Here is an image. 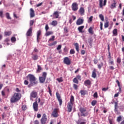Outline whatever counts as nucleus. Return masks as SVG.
Masks as SVG:
<instances>
[{"label":"nucleus","instance_id":"nucleus-35","mask_svg":"<svg viewBox=\"0 0 124 124\" xmlns=\"http://www.w3.org/2000/svg\"><path fill=\"white\" fill-rule=\"evenodd\" d=\"M80 93L81 95H85L87 93V91H85V90H81L80 91Z\"/></svg>","mask_w":124,"mask_h":124},{"label":"nucleus","instance_id":"nucleus-41","mask_svg":"<svg viewBox=\"0 0 124 124\" xmlns=\"http://www.w3.org/2000/svg\"><path fill=\"white\" fill-rule=\"evenodd\" d=\"M11 41L12 43H14V42H16V37H15V36L12 37V38L11 39Z\"/></svg>","mask_w":124,"mask_h":124},{"label":"nucleus","instance_id":"nucleus-46","mask_svg":"<svg viewBox=\"0 0 124 124\" xmlns=\"http://www.w3.org/2000/svg\"><path fill=\"white\" fill-rule=\"evenodd\" d=\"M76 51L75 50V49H72L70 50V54L72 55V54H75Z\"/></svg>","mask_w":124,"mask_h":124},{"label":"nucleus","instance_id":"nucleus-13","mask_svg":"<svg viewBox=\"0 0 124 124\" xmlns=\"http://www.w3.org/2000/svg\"><path fill=\"white\" fill-rule=\"evenodd\" d=\"M84 20L82 18H79L77 19L76 24L78 26L81 25L83 24Z\"/></svg>","mask_w":124,"mask_h":124},{"label":"nucleus","instance_id":"nucleus-42","mask_svg":"<svg viewBox=\"0 0 124 124\" xmlns=\"http://www.w3.org/2000/svg\"><path fill=\"white\" fill-rule=\"evenodd\" d=\"M55 36L53 35L51 36V38H50L48 40V42L54 41L55 40Z\"/></svg>","mask_w":124,"mask_h":124},{"label":"nucleus","instance_id":"nucleus-47","mask_svg":"<svg viewBox=\"0 0 124 124\" xmlns=\"http://www.w3.org/2000/svg\"><path fill=\"white\" fill-rule=\"evenodd\" d=\"M73 87L74 89L75 90H78V85H76V84H73Z\"/></svg>","mask_w":124,"mask_h":124},{"label":"nucleus","instance_id":"nucleus-22","mask_svg":"<svg viewBox=\"0 0 124 124\" xmlns=\"http://www.w3.org/2000/svg\"><path fill=\"white\" fill-rule=\"evenodd\" d=\"M85 26L84 25L80 26L78 27V30L80 33H83V30L84 29Z\"/></svg>","mask_w":124,"mask_h":124},{"label":"nucleus","instance_id":"nucleus-1","mask_svg":"<svg viewBox=\"0 0 124 124\" xmlns=\"http://www.w3.org/2000/svg\"><path fill=\"white\" fill-rule=\"evenodd\" d=\"M27 78H29V81L30 83V85L28 86L29 87L37 84L38 81H37L36 77L34 75L29 74L27 76Z\"/></svg>","mask_w":124,"mask_h":124},{"label":"nucleus","instance_id":"nucleus-5","mask_svg":"<svg viewBox=\"0 0 124 124\" xmlns=\"http://www.w3.org/2000/svg\"><path fill=\"white\" fill-rule=\"evenodd\" d=\"M46 76H47V73L46 72H43L42 77H39V78L40 83H44L45 82Z\"/></svg>","mask_w":124,"mask_h":124},{"label":"nucleus","instance_id":"nucleus-39","mask_svg":"<svg viewBox=\"0 0 124 124\" xmlns=\"http://www.w3.org/2000/svg\"><path fill=\"white\" fill-rule=\"evenodd\" d=\"M109 27V21H106L104 24V28H107Z\"/></svg>","mask_w":124,"mask_h":124},{"label":"nucleus","instance_id":"nucleus-11","mask_svg":"<svg viewBox=\"0 0 124 124\" xmlns=\"http://www.w3.org/2000/svg\"><path fill=\"white\" fill-rule=\"evenodd\" d=\"M99 2L100 8H102L103 6L106 5V3H107V0H104V3L103 0H99Z\"/></svg>","mask_w":124,"mask_h":124},{"label":"nucleus","instance_id":"nucleus-48","mask_svg":"<svg viewBox=\"0 0 124 124\" xmlns=\"http://www.w3.org/2000/svg\"><path fill=\"white\" fill-rule=\"evenodd\" d=\"M34 23V21L33 20H31L30 21V26H32Z\"/></svg>","mask_w":124,"mask_h":124},{"label":"nucleus","instance_id":"nucleus-54","mask_svg":"<svg viewBox=\"0 0 124 124\" xmlns=\"http://www.w3.org/2000/svg\"><path fill=\"white\" fill-rule=\"evenodd\" d=\"M64 31L65 33H67L68 32V28L67 27H64Z\"/></svg>","mask_w":124,"mask_h":124},{"label":"nucleus","instance_id":"nucleus-32","mask_svg":"<svg viewBox=\"0 0 124 124\" xmlns=\"http://www.w3.org/2000/svg\"><path fill=\"white\" fill-rule=\"evenodd\" d=\"M12 34V31H5L4 32V34L5 36H10Z\"/></svg>","mask_w":124,"mask_h":124},{"label":"nucleus","instance_id":"nucleus-53","mask_svg":"<svg viewBox=\"0 0 124 124\" xmlns=\"http://www.w3.org/2000/svg\"><path fill=\"white\" fill-rule=\"evenodd\" d=\"M109 124H115L114 120H113L112 119H109Z\"/></svg>","mask_w":124,"mask_h":124},{"label":"nucleus","instance_id":"nucleus-50","mask_svg":"<svg viewBox=\"0 0 124 124\" xmlns=\"http://www.w3.org/2000/svg\"><path fill=\"white\" fill-rule=\"evenodd\" d=\"M47 88L48 89L49 93L50 94V96H52V91L51 90L50 87H48Z\"/></svg>","mask_w":124,"mask_h":124},{"label":"nucleus","instance_id":"nucleus-7","mask_svg":"<svg viewBox=\"0 0 124 124\" xmlns=\"http://www.w3.org/2000/svg\"><path fill=\"white\" fill-rule=\"evenodd\" d=\"M47 118L46 114H43L40 121L41 124H46L47 122Z\"/></svg>","mask_w":124,"mask_h":124},{"label":"nucleus","instance_id":"nucleus-56","mask_svg":"<svg viewBox=\"0 0 124 124\" xmlns=\"http://www.w3.org/2000/svg\"><path fill=\"white\" fill-rule=\"evenodd\" d=\"M62 46L61 45H59L57 47V50H60V49L62 48Z\"/></svg>","mask_w":124,"mask_h":124},{"label":"nucleus","instance_id":"nucleus-40","mask_svg":"<svg viewBox=\"0 0 124 124\" xmlns=\"http://www.w3.org/2000/svg\"><path fill=\"white\" fill-rule=\"evenodd\" d=\"M21 108H22V110L23 111H25V110H26L27 109V106L25 105H23V106H22V107H21Z\"/></svg>","mask_w":124,"mask_h":124},{"label":"nucleus","instance_id":"nucleus-3","mask_svg":"<svg viewBox=\"0 0 124 124\" xmlns=\"http://www.w3.org/2000/svg\"><path fill=\"white\" fill-rule=\"evenodd\" d=\"M75 102V97L73 95H71L70 102H68V105H67V109L68 111L70 112L73 110V106L74 104V102Z\"/></svg>","mask_w":124,"mask_h":124},{"label":"nucleus","instance_id":"nucleus-44","mask_svg":"<svg viewBox=\"0 0 124 124\" xmlns=\"http://www.w3.org/2000/svg\"><path fill=\"white\" fill-rule=\"evenodd\" d=\"M97 103V101H96V100H93L91 104L93 106H95V105Z\"/></svg>","mask_w":124,"mask_h":124},{"label":"nucleus","instance_id":"nucleus-4","mask_svg":"<svg viewBox=\"0 0 124 124\" xmlns=\"http://www.w3.org/2000/svg\"><path fill=\"white\" fill-rule=\"evenodd\" d=\"M79 111L81 113V116H83L84 117L89 115V112L87 111V109L84 108H79Z\"/></svg>","mask_w":124,"mask_h":124},{"label":"nucleus","instance_id":"nucleus-45","mask_svg":"<svg viewBox=\"0 0 124 124\" xmlns=\"http://www.w3.org/2000/svg\"><path fill=\"white\" fill-rule=\"evenodd\" d=\"M93 16H91L88 20V23H90L93 21Z\"/></svg>","mask_w":124,"mask_h":124},{"label":"nucleus","instance_id":"nucleus-43","mask_svg":"<svg viewBox=\"0 0 124 124\" xmlns=\"http://www.w3.org/2000/svg\"><path fill=\"white\" fill-rule=\"evenodd\" d=\"M49 27L48 26V24H46V26H45V30H46V31H47L49 30Z\"/></svg>","mask_w":124,"mask_h":124},{"label":"nucleus","instance_id":"nucleus-61","mask_svg":"<svg viewBox=\"0 0 124 124\" xmlns=\"http://www.w3.org/2000/svg\"><path fill=\"white\" fill-rule=\"evenodd\" d=\"M93 62L95 64H96L97 62H98V60H97V59H94Z\"/></svg>","mask_w":124,"mask_h":124},{"label":"nucleus","instance_id":"nucleus-23","mask_svg":"<svg viewBox=\"0 0 124 124\" xmlns=\"http://www.w3.org/2000/svg\"><path fill=\"white\" fill-rule=\"evenodd\" d=\"M74 46H75L77 51L79 52V44H78V43H75V44H74Z\"/></svg>","mask_w":124,"mask_h":124},{"label":"nucleus","instance_id":"nucleus-64","mask_svg":"<svg viewBox=\"0 0 124 124\" xmlns=\"http://www.w3.org/2000/svg\"><path fill=\"white\" fill-rule=\"evenodd\" d=\"M114 104H115L114 108H118V102H115Z\"/></svg>","mask_w":124,"mask_h":124},{"label":"nucleus","instance_id":"nucleus-8","mask_svg":"<svg viewBox=\"0 0 124 124\" xmlns=\"http://www.w3.org/2000/svg\"><path fill=\"white\" fill-rule=\"evenodd\" d=\"M56 97L58 101L59 102L60 106H62L63 103L62 99L61 98V96L59 93H56Z\"/></svg>","mask_w":124,"mask_h":124},{"label":"nucleus","instance_id":"nucleus-29","mask_svg":"<svg viewBox=\"0 0 124 124\" xmlns=\"http://www.w3.org/2000/svg\"><path fill=\"white\" fill-rule=\"evenodd\" d=\"M42 70V67L40 65H37V73H40L41 71Z\"/></svg>","mask_w":124,"mask_h":124},{"label":"nucleus","instance_id":"nucleus-10","mask_svg":"<svg viewBox=\"0 0 124 124\" xmlns=\"http://www.w3.org/2000/svg\"><path fill=\"white\" fill-rule=\"evenodd\" d=\"M63 62L67 65H70L71 64V61L69 57H64L63 59Z\"/></svg>","mask_w":124,"mask_h":124},{"label":"nucleus","instance_id":"nucleus-62","mask_svg":"<svg viewBox=\"0 0 124 124\" xmlns=\"http://www.w3.org/2000/svg\"><path fill=\"white\" fill-rule=\"evenodd\" d=\"M116 82L117 83L118 86L119 87H121V84H120V81H119V80H116Z\"/></svg>","mask_w":124,"mask_h":124},{"label":"nucleus","instance_id":"nucleus-60","mask_svg":"<svg viewBox=\"0 0 124 124\" xmlns=\"http://www.w3.org/2000/svg\"><path fill=\"white\" fill-rule=\"evenodd\" d=\"M112 60V61H111V59H110V61H109L108 63L110 64L114 65V60H113V59Z\"/></svg>","mask_w":124,"mask_h":124},{"label":"nucleus","instance_id":"nucleus-33","mask_svg":"<svg viewBox=\"0 0 124 124\" xmlns=\"http://www.w3.org/2000/svg\"><path fill=\"white\" fill-rule=\"evenodd\" d=\"M73 82L75 83V84H78L79 83V81L78 80V79L77 78H75L73 79Z\"/></svg>","mask_w":124,"mask_h":124},{"label":"nucleus","instance_id":"nucleus-15","mask_svg":"<svg viewBox=\"0 0 124 124\" xmlns=\"http://www.w3.org/2000/svg\"><path fill=\"white\" fill-rule=\"evenodd\" d=\"M42 34V31L41 30H39L37 32V43H39L40 41L39 40L41 39V38H40V36H41Z\"/></svg>","mask_w":124,"mask_h":124},{"label":"nucleus","instance_id":"nucleus-25","mask_svg":"<svg viewBox=\"0 0 124 124\" xmlns=\"http://www.w3.org/2000/svg\"><path fill=\"white\" fill-rule=\"evenodd\" d=\"M53 33L54 32L52 31H46V32L45 33V35L46 36H50V35L53 34Z\"/></svg>","mask_w":124,"mask_h":124},{"label":"nucleus","instance_id":"nucleus-28","mask_svg":"<svg viewBox=\"0 0 124 124\" xmlns=\"http://www.w3.org/2000/svg\"><path fill=\"white\" fill-rule=\"evenodd\" d=\"M108 59H109V61H111V52H110V46H109V45H108Z\"/></svg>","mask_w":124,"mask_h":124},{"label":"nucleus","instance_id":"nucleus-19","mask_svg":"<svg viewBox=\"0 0 124 124\" xmlns=\"http://www.w3.org/2000/svg\"><path fill=\"white\" fill-rule=\"evenodd\" d=\"M37 93L35 91H32L31 93V97L32 98H36L37 96Z\"/></svg>","mask_w":124,"mask_h":124},{"label":"nucleus","instance_id":"nucleus-18","mask_svg":"<svg viewBox=\"0 0 124 124\" xmlns=\"http://www.w3.org/2000/svg\"><path fill=\"white\" fill-rule=\"evenodd\" d=\"M35 12L33 8H31L30 9V17L31 18H33L35 16Z\"/></svg>","mask_w":124,"mask_h":124},{"label":"nucleus","instance_id":"nucleus-27","mask_svg":"<svg viewBox=\"0 0 124 124\" xmlns=\"http://www.w3.org/2000/svg\"><path fill=\"white\" fill-rule=\"evenodd\" d=\"M51 25L54 27H56L58 25V21L57 20H53Z\"/></svg>","mask_w":124,"mask_h":124},{"label":"nucleus","instance_id":"nucleus-17","mask_svg":"<svg viewBox=\"0 0 124 124\" xmlns=\"http://www.w3.org/2000/svg\"><path fill=\"white\" fill-rule=\"evenodd\" d=\"M85 9L83 7H81L78 10V13L81 16H84L85 15Z\"/></svg>","mask_w":124,"mask_h":124},{"label":"nucleus","instance_id":"nucleus-26","mask_svg":"<svg viewBox=\"0 0 124 124\" xmlns=\"http://www.w3.org/2000/svg\"><path fill=\"white\" fill-rule=\"evenodd\" d=\"M32 59L34 61H36L38 59V56L37 54H33L31 57Z\"/></svg>","mask_w":124,"mask_h":124},{"label":"nucleus","instance_id":"nucleus-36","mask_svg":"<svg viewBox=\"0 0 124 124\" xmlns=\"http://www.w3.org/2000/svg\"><path fill=\"white\" fill-rule=\"evenodd\" d=\"M57 44V41H55V42H53V43H51V44H49L48 46H55Z\"/></svg>","mask_w":124,"mask_h":124},{"label":"nucleus","instance_id":"nucleus-14","mask_svg":"<svg viewBox=\"0 0 124 124\" xmlns=\"http://www.w3.org/2000/svg\"><path fill=\"white\" fill-rule=\"evenodd\" d=\"M33 108L35 111H38V104L37 103V101H36L33 104Z\"/></svg>","mask_w":124,"mask_h":124},{"label":"nucleus","instance_id":"nucleus-58","mask_svg":"<svg viewBox=\"0 0 124 124\" xmlns=\"http://www.w3.org/2000/svg\"><path fill=\"white\" fill-rule=\"evenodd\" d=\"M117 121L118 122H120L122 121V116H119L117 118Z\"/></svg>","mask_w":124,"mask_h":124},{"label":"nucleus","instance_id":"nucleus-6","mask_svg":"<svg viewBox=\"0 0 124 124\" xmlns=\"http://www.w3.org/2000/svg\"><path fill=\"white\" fill-rule=\"evenodd\" d=\"M72 10L74 12H76L78 10V4L77 2H73L72 4Z\"/></svg>","mask_w":124,"mask_h":124},{"label":"nucleus","instance_id":"nucleus-21","mask_svg":"<svg viewBox=\"0 0 124 124\" xmlns=\"http://www.w3.org/2000/svg\"><path fill=\"white\" fill-rule=\"evenodd\" d=\"M92 85V82H91L90 80H87L84 81V85L86 86H88Z\"/></svg>","mask_w":124,"mask_h":124},{"label":"nucleus","instance_id":"nucleus-30","mask_svg":"<svg viewBox=\"0 0 124 124\" xmlns=\"http://www.w3.org/2000/svg\"><path fill=\"white\" fill-rule=\"evenodd\" d=\"M113 34L114 36L118 35V30L117 29H114L113 31Z\"/></svg>","mask_w":124,"mask_h":124},{"label":"nucleus","instance_id":"nucleus-24","mask_svg":"<svg viewBox=\"0 0 124 124\" xmlns=\"http://www.w3.org/2000/svg\"><path fill=\"white\" fill-rule=\"evenodd\" d=\"M88 32L90 34H93V27H90L88 29Z\"/></svg>","mask_w":124,"mask_h":124},{"label":"nucleus","instance_id":"nucleus-2","mask_svg":"<svg viewBox=\"0 0 124 124\" xmlns=\"http://www.w3.org/2000/svg\"><path fill=\"white\" fill-rule=\"evenodd\" d=\"M21 98V95L20 93H15L13 96L11 97L10 102L11 103L18 102Z\"/></svg>","mask_w":124,"mask_h":124},{"label":"nucleus","instance_id":"nucleus-16","mask_svg":"<svg viewBox=\"0 0 124 124\" xmlns=\"http://www.w3.org/2000/svg\"><path fill=\"white\" fill-rule=\"evenodd\" d=\"M32 27H31L28 30L26 33V35L27 36H31L32 35Z\"/></svg>","mask_w":124,"mask_h":124},{"label":"nucleus","instance_id":"nucleus-63","mask_svg":"<svg viewBox=\"0 0 124 124\" xmlns=\"http://www.w3.org/2000/svg\"><path fill=\"white\" fill-rule=\"evenodd\" d=\"M85 53H86V51L85 50H84V49H83L82 51H81V54L82 55H85Z\"/></svg>","mask_w":124,"mask_h":124},{"label":"nucleus","instance_id":"nucleus-55","mask_svg":"<svg viewBox=\"0 0 124 124\" xmlns=\"http://www.w3.org/2000/svg\"><path fill=\"white\" fill-rule=\"evenodd\" d=\"M93 96L94 98H97V97H98V94H97V92L93 94Z\"/></svg>","mask_w":124,"mask_h":124},{"label":"nucleus","instance_id":"nucleus-31","mask_svg":"<svg viewBox=\"0 0 124 124\" xmlns=\"http://www.w3.org/2000/svg\"><path fill=\"white\" fill-rule=\"evenodd\" d=\"M97 66L99 69H101V68L103 66V62L97 64Z\"/></svg>","mask_w":124,"mask_h":124},{"label":"nucleus","instance_id":"nucleus-38","mask_svg":"<svg viewBox=\"0 0 124 124\" xmlns=\"http://www.w3.org/2000/svg\"><path fill=\"white\" fill-rule=\"evenodd\" d=\"M116 4H117V3L116 2H114L113 3H112L111 6H110V8L111 9H113L114 8H116Z\"/></svg>","mask_w":124,"mask_h":124},{"label":"nucleus","instance_id":"nucleus-37","mask_svg":"<svg viewBox=\"0 0 124 124\" xmlns=\"http://www.w3.org/2000/svg\"><path fill=\"white\" fill-rule=\"evenodd\" d=\"M99 16L101 21H104V16H103V15L100 14Z\"/></svg>","mask_w":124,"mask_h":124},{"label":"nucleus","instance_id":"nucleus-9","mask_svg":"<svg viewBox=\"0 0 124 124\" xmlns=\"http://www.w3.org/2000/svg\"><path fill=\"white\" fill-rule=\"evenodd\" d=\"M51 116H53L54 118L58 117L59 116L58 113V109H54L53 112H52Z\"/></svg>","mask_w":124,"mask_h":124},{"label":"nucleus","instance_id":"nucleus-49","mask_svg":"<svg viewBox=\"0 0 124 124\" xmlns=\"http://www.w3.org/2000/svg\"><path fill=\"white\" fill-rule=\"evenodd\" d=\"M103 23H102V22H100V30L101 31H102V30H103Z\"/></svg>","mask_w":124,"mask_h":124},{"label":"nucleus","instance_id":"nucleus-59","mask_svg":"<svg viewBox=\"0 0 124 124\" xmlns=\"http://www.w3.org/2000/svg\"><path fill=\"white\" fill-rule=\"evenodd\" d=\"M76 78H77L78 80H79L80 81L81 80V76L78 75L77 76Z\"/></svg>","mask_w":124,"mask_h":124},{"label":"nucleus","instance_id":"nucleus-51","mask_svg":"<svg viewBox=\"0 0 124 124\" xmlns=\"http://www.w3.org/2000/svg\"><path fill=\"white\" fill-rule=\"evenodd\" d=\"M122 62V60L120 57H118L117 59V62L119 64L121 63V62Z\"/></svg>","mask_w":124,"mask_h":124},{"label":"nucleus","instance_id":"nucleus-57","mask_svg":"<svg viewBox=\"0 0 124 124\" xmlns=\"http://www.w3.org/2000/svg\"><path fill=\"white\" fill-rule=\"evenodd\" d=\"M84 122H81V123H78V124H87V120H84Z\"/></svg>","mask_w":124,"mask_h":124},{"label":"nucleus","instance_id":"nucleus-20","mask_svg":"<svg viewBox=\"0 0 124 124\" xmlns=\"http://www.w3.org/2000/svg\"><path fill=\"white\" fill-rule=\"evenodd\" d=\"M96 69H93V71L92 72V77L95 78H96Z\"/></svg>","mask_w":124,"mask_h":124},{"label":"nucleus","instance_id":"nucleus-34","mask_svg":"<svg viewBox=\"0 0 124 124\" xmlns=\"http://www.w3.org/2000/svg\"><path fill=\"white\" fill-rule=\"evenodd\" d=\"M5 15H6V17L7 19L11 20L12 19L11 17L10 16L9 13H6Z\"/></svg>","mask_w":124,"mask_h":124},{"label":"nucleus","instance_id":"nucleus-12","mask_svg":"<svg viewBox=\"0 0 124 124\" xmlns=\"http://www.w3.org/2000/svg\"><path fill=\"white\" fill-rule=\"evenodd\" d=\"M60 14L59 11H55L52 15H50L51 17H53L54 18H59Z\"/></svg>","mask_w":124,"mask_h":124},{"label":"nucleus","instance_id":"nucleus-52","mask_svg":"<svg viewBox=\"0 0 124 124\" xmlns=\"http://www.w3.org/2000/svg\"><path fill=\"white\" fill-rule=\"evenodd\" d=\"M57 80L59 82H62L63 81L62 79V78H57Z\"/></svg>","mask_w":124,"mask_h":124}]
</instances>
